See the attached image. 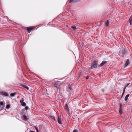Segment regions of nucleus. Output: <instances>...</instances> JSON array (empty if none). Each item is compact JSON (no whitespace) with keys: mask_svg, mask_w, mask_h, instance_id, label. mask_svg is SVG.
<instances>
[{"mask_svg":"<svg viewBox=\"0 0 132 132\" xmlns=\"http://www.w3.org/2000/svg\"><path fill=\"white\" fill-rule=\"evenodd\" d=\"M122 109V105L121 104H120V108L119 109Z\"/></svg>","mask_w":132,"mask_h":132,"instance_id":"29","label":"nucleus"},{"mask_svg":"<svg viewBox=\"0 0 132 132\" xmlns=\"http://www.w3.org/2000/svg\"><path fill=\"white\" fill-rule=\"evenodd\" d=\"M73 132H78V130L76 129L74 130L73 131Z\"/></svg>","mask_w":132,"mask_h":132,"instance_id":"25","label":"nucleus"},{"mask_svg":"<svg viewBox=\"0 0 132 132\" xmlns=\"http://www.w3.org/2000/svg\"><path fill=\"white\" fill-rule=\"evenodd\" d=\"M29 132H35L33 131H30Z\"/></svg>","mask_w":132,"mask_h":132,"instance_id":"32","label":"nucleus"},{"mask_svg":"<svg viewBox=\"0 0 132 132\" xmlns=\"http://www.w3.org/2000/svg\"><path fill=\"white\" fill-rule=\"evenodd\" d=\"M109 23V21L108 20L106 22H105V25L106 26H108V24Z\"/></svg>","mask_w":132,"mask_h":132,"instance_id":"16","label":"nucleus"},{"mask_svg":"<svg viewBox=\"0 0 132 132\" xmlns=\"http://www.w3.org/2000/svg\"><path fill=\"white\" fill-rule=\"evenodd\" d=\"M129 94H128L126 96L125 98V101H126L127 100L128 98L129 97Z\"/></svg>","mask_w":132,"mask_h":132,"instance_id":"12","label":"nucleus"},{"mask_svg":"<svg viewBox=\"0 0 132 132\" xmlns=\"http://www.w3.org/2000/svg\"><path fill=\"white\" fill-rule=\"evenodd\" d=\"M68 87L70 90H71L72 89V87L71 86H69Z\"/></svg>","mask_w":132,"mask_h":132,"instance_id":"27","label":"nucleus"},{"mask_svg":"<svg viewBox=\"0 0 132 132\" xmlns=\"http://www.w3.org/2000/svg\"><path fill=\"white\" fill-rule=\"evenodd\" d=\"M1 93L2 95L5 96H9V95L7 92H1Z\"/></svg>","mask_w":132,"mask_h":132,"instance_id":"7","label":"nucleus"},{"mask_svg":"<svg viewBox=\"0 0 132 132\" xmlns=\"http://www.w3.org/2000/svg\"><path fill=\"white\" fill-rule=\"evenodd\" d=\"M125 89H123V92L122 93V96L121 97V98H122V96H123V95H124V94H125Z\"/></svg>","mask_w":132,"mask_h":132,"instance_id":"21","label":"nucleus"},{"mask_svg":"<svg viewBox=\"0 0 132 132\" xmlns=\"http://www.w3.org/2000/svg\"><path fill=\"white\" fill-rule=\"evenodd\" d=\"M21 105L23 106H26V104L24 102H23L21 103Z\"/></svg>","mask_w":132,"mask_h":132,"instance_id":"17","label":"nucleus"},{"mask_svg":"<svg viewBox=\"0 0 132 132\" xmlns=\"http://www.w3.org/2000/svg\"><path fill=\"white\" fill-rule=\"evenodd\" d=\"M129 21L132 22V15L130 16L129 19Z\"/></svg>","mask_w":132,"mask_h":132,"instance_id":"20","label":"nucleus"},{"mask_svg":"<svg viewBox=\"0 0 132 132\" xmlns=\"http://www.w3.org/2000/svg\"><path fill=\"white\" fill-rule=\"evenodd\" d=\"M35 128L36 129V130L37 132H39V130L37 128V127L36 126H35Z\"/></svg>","mask_w":132,"mask_h":132,"instance_id":"24","label":"nucleus"},{"mask_svg":"<svg viewBox=\"0 0 132 132\" xmlns=\"http://www.w3.org/2000/svg\"><path fill=\"white\" fill-rule=\"evenodd\" d=\"M35 27L32 26L27 27V32L29 33L30 32L35 29Z\"/></svg>","mask_w":132,"mask_h":132,"instance_id":"2","label":"nucleus"},{"mask_svg":"<svg viewBox=\"0 0 132 132\" xmlns=\"http://www.w3.org/2000/svg\"><path fill=\"white\" fill-rule=\"evenodd\" d=\"M98 61L95 60L94 61L90 67L89 68L91 69L96 68L97 67Z\"/></svg>","mask_w":132,"mask_h":132,"instance_id":"1","label":"nucleus"},{"mask_svg":"<svg viewBox=\"0 0 132 132\" xmlns=\"http://www.w3.org/2000/svg\"><path fill=\"white\" fill-rule=\"evenodd\" d=\"M29 109V108L28 107H27V106H26V107L25 108V109L26 110H27L28 109Z\"/></svg>","mask_w":132,"mask_h":132,"instance_id":"28","label":"nucleus"},{"mask_svg":"<svg viewBox=\"0 0 132 132\" xmlns=\"http://www.w3.org/2000/svg\"><path fill=\"white\" fill-rule=\"evenodd\" d=\"M10 105L9 104L7 105L6 106V107L7 109H9L10 107Z\"/></svg>","mask_w":132,"mask_h":132,"instance_id":"19","label":"nucleus"},{"mask_svg":"<svg viewBox=\"0 0 132 132\" xmlns=\"http://www.w3.org/2000/svg\"><path fill=\"white\" fill-rule=\"evenodd\" d=\"M71 28L75 30H76L77 29V28L75 26H72Z\"/></svg>","mask_w":132,"mask_h":132,"instance_id":"13","label":"nucleus"},{"mask_svg":"<svg viewBox=\"0 0 132 132\" xmlns=\"http://www.w3.org/2000/svg\"><path fill=\"white\" fill-rule=\"evenodd\" d=\"M65 108L66 110H67L68 111H69V109L68 107V105L67 104H66L65 105Z\"/></svg>","mask_w":132,"mask_h":132,"instance_id":"10","label":"nucleus"},{"mask_svg":"<svg viewBox=\"0 0 132 132\" xmlns=\"http://www.w3.org/2000/svg\"><path fill=\"white\" fill-rule=\"evenodd\" d=\"M23 118H24V120H26L27 119L26 116L25 115H23Z\"/></svg>","mask_w":132,"mask_h":132,"instance_id":"18","label":"nucleus"},{"mask_svg":"<svg viewBox=\"0 0 132 132\" xmlns=\"http://www.w3.org/2000/svg\"><path fill=\"white\" fill-rule=\"evenodd\" d=\"M122 109H119V112L120 114L121 115L122 114Z\"/></svg>","mask_w":132,"mask_h":132,"instance_id":"15","label":"nucleus"},{"mask_svg":"<svg viewBox=\"0 0 132 132\" xmlns=\"http://www.w3.org/2000/svg\"><path fill=\"white\" fill-rule=\"evenodd\" d=\"M89 78V77L88 76H87V77H86V79H88Z\"/></svg>","mask_w":132,"mask_h":132,"instance_id":"30","label":"nucleus"},{"mask_svg":"<svg viewBox=\"0 0 132 132\" xmlns=\"http://www.w3.org/2000/svg\"><path fill=\"white\" fill-rule=\"evenodd\" d=\"M24 99L23 98H22V99L20 101V102L21 103H22L23 102H24Z\"/></svg>","mask_w":132,"mask_h":132,"instance_id":"23","label":"nucleus"},{"mask_svg":"<svg viewBox=\"0 0 132 132\" xmlns=\"http://www.w3.org/2000/svg\"><path fill=\"white\" fill-rule=\"evenodd\" d=\"M61 83L59 82H55L54 84V86L57 88H59Z\"/></svg>","mask_w":132,"mask_h":132,"instance_id":"3","label":"nucleus"},{"mask_svg":"<svg viewBox=\"0 0 132 132\" xmlns=\"http://www.w3.org/2000/svg\"><path fill=\"white\" fill-rule=\"evenodd\" d=\"M129 23H130V25L131 24L132 22H131V21H129Z\"/></svg>","mask_w":132,"mask_h":132,"instance_id":"31","label":"nucleus"},{"mask_svg":"<svg viewBox=\"0 0 132 132\" xmlns=\"http://www.w3.org/2000/svg\"><path fill=\"white\" fill-rule=\"evenodd\" d=\"M130 84V83H129L126 85H125V87L123 89H125H125Z\"/></svg>","mask_w":132,"mask_h":132,"instance_id":"14","label":"nucleus"},{"mask_svg":"<svg viewBox=\"0 0 132 132\" xmlns=\"http://www.w3.org/2000/svg\"><path fill=\"white\" fill-rule=\"evenodd\" d=\"M75 0H70L69 3H73V2H75Z\"/></svg>","mask_w":132,"mask_h":132,"instance_id":"22","label":"nucleus"},{"mask_svg":"<svg viewBox=\"0 0 132 132\" xmlns=\"http://www.w3.org/2000/svg\"><path fill=\"white\" fill-rule=\"evenodd\" d=\"M57 121L59 124H62V122L61 120L60 116H59V115H58L57 116Z\"/></svg>","mask_w":132,"mask_h":132,"instance_id":"5","label":"nucleus"},{"mask_svg":"<svg viewBox=\"0 0 132 132\" xmlns=\"http://www.w3.org/2000/svg\"><path fill=\"white\" fill-rule=\"evenodd\" d=\"M16 92H14L13 93H11L10 95V96L12 97L13 96H14L16 95Z\"/></svg>","mask_w":132,"mask_h":132,"instance_id":"11","label":"nucleus"},{"mask_svg":"<svg viewBox=\"0 0 132 132\" xmlns=\"http://www.w3.org/2000/svg\"><path fill=\"white\" fill-rule=\"evenodd\" d=\"M21 85L22 86L26 88L27 90L29 89V88L28 86H27L26 85L21 84Z\"/></svg>","mask_w":132,"mask_h":132,"instance_id":"9","label":"nucleus"},{"mask_svg":"<svg viewBox=\"0 0 132 132\" xmlns=\"http://www.w3.org/2000/svg\"><path fill=\"white\" fill-rule=\"evenodd\" d=\"M52 119H53L54 120H55V117L54 116H53L52 117Z\"/></svg>","mask_w":132,"mask_h":132,"instance_id":"26","label":"nucleus"},{"mask_svg":"<svg viewBox=\"0 0 132 132\" xmlns=\"http://www.w3.org/2000/svg\"><path fill=\"white\" fill-rule=\"evenodd\" d=\"M5 104L4 102L1 101L0 102V108L1 107V106H2V110L3 109L5 106Z\"/></svg>","mask_w":132,"mask_h":132,"instance_id":"4","label":"nucleus"},{"mask_svg":"<svg viewBox=\"0 0 132 132\" xmlns=\"http://www.w3.org/2000/svg\"><path fill=\"white\" fill-rule=\"evenodd\" d=\"M107 63V61H103L98 66L99 67H102Z\"/></svg>","mask_w":132,"mask_h":132,"instance_id":"6","label":"nucleus"},{"mask_svg":"<svg viewBox=\"0 0 132 132\" xmlns=\"http://www.w3.org/2000/svg\"><path fill=\"white\" fill-rule=\"evenodd\" d=\"M130 62L128 59H127L125 64L124 67L125 68L129 64Z\"/></svg>","mask_w":132,"mask_h":132,"instance_id":"8","label":"nucleus"}]
</instances>
